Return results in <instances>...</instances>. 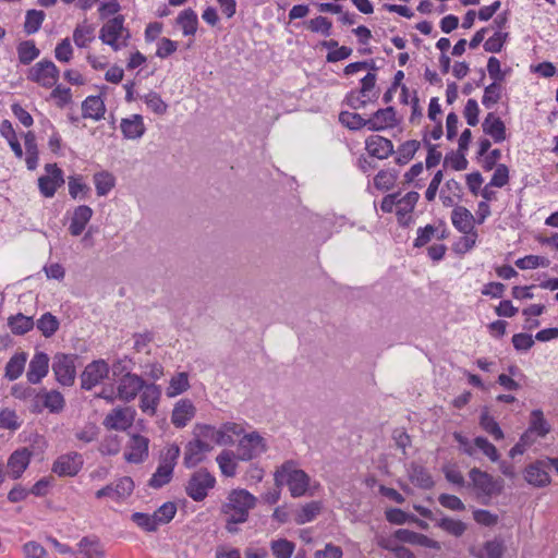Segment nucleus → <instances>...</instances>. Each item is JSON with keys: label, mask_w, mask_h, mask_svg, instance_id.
<instances>
[{"label": "nucleus", "mask_w": 558, "mask_h": 558, "mask_svg": "<svg viewBox=\"0 0 558 558\" xmlns=\"http://www.w3.org/2000/svg\"><path fill=\"white\" fill-rule=\"evenodd\" d=\"M36 326L38 330L43 333V336L49 338L57 332L60 323L54 315L47 312L43 314L41 317L37 320Z\"/></svg>", "instance_id": "c03bdc74"}, {"label": "nucleus", "mask_w": 558, "mask_h": 558, "mask_svg": "<svg viewBox=\"0 0 558 558\" xmlns=\"http://www.w3.org/2000/svg\"><path fill=\"white\" fill-rule=\"evenodd\" d=\"M266 451L264 438L253 432L246 434L239 442L238 458L242 461H250Z\"/></svg>", "instance_id": "f8f14e48"}, {"label": "nucleus", "mask_w": 558, "mask_h": 558, "mask_svg": "<svg viewBox=\"0 0 558 558\" xmlns=\"http://www.w3.org/2000/svg\"><path fill=\"white\" fill-rule=\"evenodd\" d=\"M214 449L210 442L202 439L190 440L184 447L183 465L193 469L206 460V453Z\"/></svg>", "instance_id": "9b49d317"}, {"label": "nucleus", "mask_w": 558, "mask_h": 558, "mask_svg": "<svg viewBox=\"0 0 558 558\" xmlns=\"http://www.w3.org/2000/svg\"><path fill=\"white\" fill-rule=\"evenodd\" d=\"M196 408L190 399L179 400L171 414V423L177 428H183L195 416Z\"/></svg>", "instance_id": "412c9836"}, {"label": "nucleus", "mask_w": 558, "mask_h": 558, "mask_svg": "<svg viewBox=\"0 0 558 558\" xmlns=\"http://www.w3.org/2000/svg\"><path fill=\"white\" fill-rule=\"evenodd\" d=\"M65 400L61 392L43 389L35 396L33 412H41L43 409H48L51 413H59L63 410Z\"/></svg>", "instance_id": "2eb2a0df"}, {"label": "nucleus", "mask_w": 558, "mask_h": 558, "mask_svg": "<svg viewBox=\"0 0 558 558\" xmlns=\"http://www.w3.org/2000/svg\"><path fill=\"white\" fill-rule=\"evenodd\" d=\"M93 33L92 25H77L73 32L74 44L80 48L86 47L94 39Z\"/></svg>", "instance_id": "052dcab7"}, {"label": "nucleus", "mask_w": 558, "mask_h": 558, "mask_svg": "<svg viewBox=\"0 0 558 558\" xmlns=\"http://www.w3.org/2000/svg\"><path fill=\"white\" fill-rule=\"evenodd\" d=\"M45 170L47 175L38 179V187L45 197H52L58 187L64 184L63 171L57 163H47Z\"/></svg>", "instance_id": "ddd939ff"}, {"label": "nucleus", "mask_w": 558, "mask_h": 558, "mask_svg": "<svg viewBox=\"0 0 558 558\" xmlns=\"http://www.w3.org/2000/svg\"><path fill=\"white\" fill-rule=\"evenodd\" d=\"M60 76V70L48 59H44L33 65L27 72V80L45 88L53 87Z\"/></svg>", "instance_id": "423d86ee"}, {"label": "nucleus", "mask_w": 558, "mask_h": 558, "mask_svg": "<svg viewBox=\"0 0 558 558\" xmlns=\"http://www.w3.org/2000/svg\"><path fill=\"white\" fill-rule=\"evenodd\" d=\"M131 520L145 532H156L159 527L153 514L134 512Z\"/></svg>", "instance_id": "4d7b16f0"}, {"label": "nucleus", "mask_w": 558, "mask_h": 558, "mask_svg": "<svg viewBox=\"0 0 558 558\" xmlns=\"http://www.w3.org/2000/svg\"><path fill=\"white\" fill-rule=\"evenodd\" d=\"M78 553L83 557L75 558H104L105 550L97 536H84L78 542Z\"/></svg>", "instance_id": "7c9ffc66"}, {"label": "nucleus", "mask_w": 558, "mask_h": 558, "mask_svg": "<svg viewBox=\"0 0 558 558\" xmlns=\"http://www.w3.org/2000/svg\"><path fill=\"white\" fill-rule=\"evenodd\" d=\"M529 432H533L539 437H545L550 432V425L544 417L542 410H533L531 412Z\"/></svg>", "instance_id": "ea45409f"}, {"label": "nucleus", "mask_w": 558, "mask_h": 558, "mask_svg": "<svg viewBox=\"0 0 558 558\" xmlns=\"http://www.w3.org/2000/svg\"><path fill=\"white\" fill-rule=\"evenodd\" d=\"M180 447L177 444L169 445L160 456L159 464L174 470L180 457Z\"/></svg>", "instance_id": "bf43d9fd"}, {"label": "nucleus", "mask_w": 558, "mask_h": 558, "mask_svg": "<svg viewBox=\"0 0 558 558\" xmlns=\"http://www.w3.org/2000/svg\"><path fill=\"white\" fill-rule=\"evenodd\" d=\"M177 23L181 26L183 35L193 36L197 31L198 17L193 9L187 8L180 12Z\"/></svg>", "instance_id": "2f4dec72"}, {"label": "nucleus", "mask_w": 558, "mask_h": 558, "mask_svg": "<svg viewBox=\"0 0 558 558\" xmlns=\"http://www.w3.org/2000/svg\"><path fill=\"white\" fill-rule=\"evenodd\" d=\"M323 508L322 501L313 500L305 504L296 512L294 521L296 524L302 525L307 522H312L320 512Z\"/></svg>", "instance_id": "f704fd0d"}, {"label": "nucleus", "mask_w": 558, "mask_h": 558, "mask_svg": "<svg viewBox=\"0 0 558 558\" xmlns=\"http://www.w3.org/2000/svg\"><path fill=\"white\" fill-rule=\"evenodd\" d=\"M483 132L489 135L495 143H500L506 140V125L504 121L495 116L494 112H489L482 124Z\"/></svg>", "instance_id": "cd10ccee"}, {"label": "nucleus", "mask_w": 558, "mask_h": 558, "mask_svg": "<svg viewBox=\"0 0 558 558\" xmlns=\"http://www.w3.org/2000/svg\"><path fill=\"white\" fill-rule=\"evenodd\" d=\"M149 439L140 434H133L129 440L124 459L130 463H142L148 458Z\"/></svg>", "instance_id": "f3484780"}, {"label": "nucleus", "mask_w": 558, "mask_h": 558, "mask_svg": "<svg viewBox=\"0 0 558 558\" xmlns=\"http://www.w3.org/2000/svg\"><path fill=\"white\" fill-rule=\"evenodd\" d=\"M177 513V505L172 501L162 504L154 513L158 526L169 523Z\"/></svg>", "instance_id": "5fc2aeb1"}, {"label": "nucleus", "mask_w": 558, "mask_h": 558, "mask_svg": "<svg viewBox=\"0 0 558 558\" xmlns=\"http://www.w3.org/2000/svg\"><path fill=\"white\" fill-rule=\"evenodd\" d=\"M45 16L46 14L41 10H28L25 15L24 32L27 35L37 33L41 27Z\"/></svg>", "instance_id": "79ce46f5"}, {"label": "nucleus", "mask_w": 558, "mask_h": 558, "mask_svg": "<svg viewBox=\"0 0 558 558\" xmlns=\"http://www.w3.org/2000/svg\"><path fill=\"white\" fill-rule=\"evenodd\" d=\"M256 497L246 489H232L227 501L221 505V513L231 517V523H244L248 519L250 510L256 506Z\"/></svg>", "instance_id": "f03ea898"}, {"label": "nucleus", "mask_w": 558, "mask_h": 558, "mask_svg": "<svg viewBox=\"0 0 558 558\" xmlns=\"http://www.w3.org/2000/svg\"><path fill=\"white\" fill-rule=\"evenodd\" d=\"M145 380L142 376L126 372L121 376L118 383V398L123 402L133 401L141 390L145 387Z\"/></svg>", "instance_id": "9d476101"}, {"label": "nucleus", "mask_w": 558, "mask_h": 558, "mask_svg": "<svg viewBox=\"0 0 558 558\" xmlns=\"http://www.w3.org/2000/svg\"><path fill=\"white\" fill-rule=\"evenodd\" d=\"M34 320L31 316L19 313L8 318V326L13 335H24L34 328Z\"/></svg>", "instance_id": "c9c22d12"}, {"label": "nucleus", "mask_w": 558, "mask_h": 558, "mask_svg": "<svg viewBox=\"0 0 558 558\" xmlns=\"http://www.w3.org/2000/svg\"><path fill=\"white\" fill-rule=\"evenodd\" d=\"M549 471L550 469L547 457L544 459H537L524 468V480L533 487H547L551 483Z\"/></svg>", "instance_id": "0eeeda50"}, {"label": "nucleus", "mask_w": 558, "mask_h": 558, "mask_svg": "<svg viewBox=\"0 0 558 558\" xmlns=\"http://www.w3.org/2000/svg\"><path fill=\"white\" fill-rule=\"evenodd\" d=\"M339 122L351 131L367 128V119H364L356 112L341 111L339 113Z\"/></svg>", "instance_id": "37998d69"}, {"label": "nucleus", "mask_w": 558, "mask_h": 558, "mask_svg": "<svg viewBox=\"0 0 558 558\" xmlns=\"http://www.w3.org/2000/svg\"><path fill=\"white\" fill-rule=\"evenodd\" d=\"M233 452L223 450L217 458L216 461L221 470V473L228 477H232L236 473V463L233 460Z\"/></svg>", "instance_id": "3c124183"}, {"label": "nucleus", "mask_w": 558, "mask_h": 558, "mask_svg": "<svg viewBox=\"0 0 558 558\" xmlns=\"http://www.w3.org/2000/svg\"><path fill=\"white\" fill-rule=\"evenodd\" d=\"M33 452L28 448H21L11 453L8 459V469L12 478L17 480L27 469Z\"/></svg>", "instance_id": "4be33fe9"}, {"label": "nucleus", "mask_w": 558, "mask_h": 558, "mask_svg": "<svg viewBox=\"0 0 558 558\" xmlns=\"http://www.w3.org/2000/svg\"><path fill=\"white\" fill-rule=\"evenodd\" d=\"M480 425L486 433L492 435L495 438V440L504 439L502 429L500 428L496 420L489 415L488 411H484L481 414Z\"/></svg>", "instance_id": "de8ad7c7"}, {"label": "nucleus", "mask_w": 558, "mask_h": 558, "mask_svg": "<svg viewBox=\"0 0 558 558\" xmlns=\"http://www.w3.org/2000/svg\"><path fill=\"white\" fill-rule=\"evenodd\" d=\"M495 169V172L490 179L489 185L494 187H504L509 183V168L505 163H499Z\"/></svg>", "instance_id": "774afa93"}, {"label": "nucleus", "mask_w": 558, "mask_h": 558, "mask_svg": "<svg viewBox=\"0 0 558 558\" xmlns=\"http://www.w3.org/2000/svg\"><path fill=\"white\" fill-rule=\"evenodd\" d=\"M306 27L313 33H320L325 37H329L331 35L332 23L328 17L319 15L310 20L306 23Z\"/></svg>", "instance_id": "13d9d810"}, {"label": "nucleus", "mask_w": 558, "mask_h": 558, "mask_svg": "<svg viewBox=\"0 0 558 558\" xmlns=\"http://www.w3.org/2000/svg\"><path fill=\"white\" fill-rule=\"evenodd\" d=\"M436 232H438V228L433 225H426L423 228H418L417 236L413 242V246L417 248L425 246L433 238H435Z\"/></svg>", "instance_id": "69168bd1"}, {"label": "nucleus", "mask_w": 558, "mask_h": 558, "mask_svg": "<svg viewBox=\"0 0 558 558\" xmlns=\"http://www.w3.org/2000/svg\"><path fill=\"white\" fill-rule=\"evenodd\" d=\"M469 477L471 480L470 485H472L476 497L483 505H488L494 496L500 495L504 490L502 478H495L493 475L478 468H472L469 471Z\"/></svg>", "instance_id": "7ed1b4c3"}, {"label": "nucleus", "mask_w": 558, "mask_h": 558, "mask_svg": "<svg viewBox=\"0 0 558 558\" xmlns=\"http://www.w3.org/2000/svg\"><path fill=\"white\" fill-rule=\"evenodd\" d=\"M134 411L130 408L114 409L105 418V426L110 429L125 430L132 425Z\"/></svg>", "instance_id": "5701e85b"}, {"label": "nucleus", "mask_w": 558, "mask_h": 558, "mask_svg": "<svg viewBox=\"0 0 558 558\" xmlns=\"http://www.w3.org/2000/svg\"><path fill=\"white\" fill-rule=\"evenodd\" d=\"M21 427L17 415L14 410L3 409L0 412V428L16 430Z\"/></svg>", "instance_id": "0e129e2a"}, {"label": "nucleus", "mask_w": 558, "mask_h": 558, "mask_svg": "<svg viewBox=\"0 0 558 558\" xmlns=\"http://www.w3.org/2000/svg\"><path fill=\"white\" fill-rule=\"evenodd\" d=\"M145 104L147 107L157 114H165L168 109V105L162 100L160 95L156 92H149L145 96Z\"/></svg>", "instance_id": "338daca9"}, {"label": "nucleus", "mask_w": 558, "mask_h": 558, "mask_svg": "<svg viewBox=\"0 0 558 558\" xmlns=\"http://www.w3.org/2000/svg\"><path fill=\"white\" fill-rule=\"evenodd\" d=\"M365 149L369 157L377 159H387L395 153L393 144L390 140L381 135H371L365 140Z\"/></svg>", "instance_id": "a211bd4d"}, {"label": "nucleus", "mask_w": 558, "mask_h": 558, "mask_svg": "<svg viewBox=\"0 0 558 558\" xmlns=\"http://www.w3.org/2000/svg\"><path fill=\"white\" fill-rule=\"evenodd\" d=\"M515 266L519 269H534L537 267H548L550 260L546 257L538 255H526L522 258H519L514 262Z\"/></svg>", "instance_id": "6e6d98bb"}, {"label": "nucleus", "mask_w": 558, "mask_h": 558, "mask_svg": "<svg viewBox=\"0 0 558 558\" xmlns=\"http://www.w3.org/2000/svg\"><path fill=\"white\" fill-rule=\"evenodd\" d=\"M106 113V105L100 95L88 96L82 102V117L84 119H93L99 121L104 119Z\"/></svg>", "instance_id": "bb28decb"}, {"label": "nucleus", "mask_w": 558, "mask_h": 558, "mask_svg": "<svg viewBox=\"0 0 558 558\" xmlns=\"http://www.w3.org/2000/svg\"><path fill=\"white\" fill-rule=\"evenodd\" d=\"M93 217V209L87 205L77 206L72 215L69 232L73 236H78L85 230L87 223Z\"/></svg>", "instance_id": "a878e982"}, {"label": "nucleus", "mask_w": 558, "mask_h": 558, "mask_svg": "<svg viewBox=\"0 0 558 558\" xmlns=\"http://www.w3.org/2000/svg\"><path fill=\"white\" fill-rule=\"evenodd\" d=\"M216 485V477L206 469L193 472L185 485L186 495L194 501H203Z\"/></svg>", "instance_id": "20e7f679"}, {"label": "nucleus", "mask_w": 558, "mask_h": 558, "mask_svg": "<svg viewBox=\"0 0 558 558\" xmlns=\"http://www.w3.org/2000/svg\"><path fill=\"white\" fill-rule=\"evenodd\" d=\"M83 463L82 454L72 451L57 458L52 464V472L60 477L75 476L83 468Z\"/></svg>", "instance_id": "4468645a"}, {"label": "nucleus", "mask_w": 558, "mask_h": 558, "mask_svg": "<svg viewBox=\"0 0 558 558\" xmlns=\"http://www.w3.org/2000/svg\"><path fill=\"white\" fill-rule=\"evenodd\" d=\"M124 16L119 14L108 20L99 31V39L114 51L121 49L119 39L124 33Z\"/></svg>", "instance_id": "1a4fd4ad"}, {"label": "nucleus", "mask_w": 558, "mask_h": 558, "mask_svg": "<svg viewBox=\"0 0 558 558\" xmlns=\"http://www.w3.org/2000/svg\"><path fill=\"white\" fill-rule=\"evenodd\" d=\"M116 500L130 497L134 490V482L130 476L119 478L114 484Z\"/></svg>", "instance_id": "e2e57ef3"}, {"label": "nucleus", "mask_w": 558, "mask_h": 558, "mask_svg": "<svg viewBox=\"0 0 558 558\" xmlns=\"http://www.w3.org/2000/svg\"><path fill=\"white\" fill-rule=\"evenodd\" d=\"M16 50H17L19 61L24 65L31 64L40 54V50L36 47V44L34 40L21 41L17 45Z\"/></svg>", "instance_id": "e433bc0d"}, {"label": "nucleus", "mask_w": 558, "mask_h": 558, "mask_svg": "<svg viewBox=\"0 0 558 558\" xmlns=\"http://www.w3.org/2000/svg\"><path fill=\"white\" fill-rule=\"evenodd\" d=\"M190 388L187 373L181 372L173 376L167 388V396L172 398L185 392Z\"/></svg>", "instance_id": "49530a36"}, {"label": "nucleus", "mask_w": 558, "mask_h": 558, "mask_svg": "<svg viewBox=\"0 0 558 558\" xmlns=\"http://www.w3.org/2000/svg\"><path fill=\"white\" fill-rule=\"evenodd\" d=\"M487 72L493 82L501 84L506 80L510 69L501 70L500 61L496 57H489L487 61Z\"/></svg>", "instance_id": "680f3d73"}, {"label": "nucleus", "mask_w": 558, "mask_h": 558, "mask_svg": "<svg viewBox=\"0 0 558 558\" xmlns=\"http://www.w3.org/2000/svg\"><path fill=\"white\" fill-rule=\"evenodd\" d=\"M140 408L144 413L155 415L157 405L160 400L161 389L156 384H145L141 390Z\"/></svg>", "instance_id": "393cba45"}, {"label": "nucleus", "mask_w": 558, "mask_h": 558, "mask_svg": "<svg viewBox=\"0 0 558 558\" xmlns=\"http://www.w3.org/2000/svg\"><path fill=\"white\" fill-rule=\"evenodd\" d=\"M173 477V471L162 466L158 465L155 473L151 475L150 480L148 481V486L154 489H159L170 483V481Z\"/></svg>", "instance_id": "09e8293b"}, {"label": "nucleus", "mask_w": 558, "mask_h": 558, "mask_svg": "<svg viewBox=\"0 0 558 558\" xmlns=\"http://www.w3.org/2000/svg\"><path fill=\"white\" fill-rule=\"evenodd\" d=\"M295 545L287 538H279L270 543V549L276 558H291Z\"/></svg>", "instance_id": "8fccbe9b"}, {"label": "nucleus", "mask_w": 558, "mask_h": 558, "mask_svg": "<svg viewBox=\"0 0 558 558\" xmlns=\"http://www.w3.org/2000/svg\"><path fill=\"white\" fill-rule=\"evenodd\" d=\"M307 473L296 466V462L288 460L275 472V484L277 487L287 485L292 497L298 498L306 494L310 485Z\"/></svg>", "instance_id": "f257e3e1"}, {"label": "nucleus", "mask_w": 558, "mask_h": 558, "mask_svg": "<svg viewBox=\"0 0 558 558\" xmlns=\"http://www.w3.org/2000/svg\"><path fill=\"white\" fill-rule=\"evenodd\" d=\"M120 129L123 136L129 140L140 138L146 131L141 114H133L131 118L122 119Z\"/></svg>", "instance_id": "c756f323"}, {"label": "nucleus", "mask_w": 558, "mask_h": 558, "mask_svg": "<svg viewBox=\"0 0 558 558\" xmlns=\"http://www.w3.org/2000/svg\"><path fill=\"white\" fill-rule=\"evenodd\" d=\"M410 481L422 489H430L434 487V481L428 471L420 465L412 463L410 470Z\"/></svg>", "instance_id": "473e14b6"}, {"label": "nucleus", "mask_w": 558, "mask_h": 558, "mask_svg": "<svg viewBox=\"0 0 558 558\" xmlns=\"http://www.w3.org/2000/svg\"><path fill=\"white\" fill-rule=\"evenodd\" d=\"M451 221L459 232L464 234L473 233L474 236L477 235L476 231H474L475 218L468 208L456 206L451 213Z\"/></svg>", "instance_id": "b1692460"}, {"label": "nucleus", "mask_w": 558, "mask_h": 558, "mask_svg": "<svg viewBox=\"0 0 558 558\" xmlns=\"http://www.w3.org/2000/svg\"><path fill=\"white\" fill-rule=\"evenodd\" d=\"M418 198L420 194L415 191H411L398 201L396 215L398 223L401 227L408 228L412 223L413 218L410 216V214L413 211Z\"/></svg>", "instance_id": "6ab92c4d"}, {"label": "nucleus", "mask_w": 558, "mask_h": 558, "mask_svg": "<svg viewBox=\"0 0 558 558\" xmlns=\"http://www.w3.org/2000/svg\"><path fill=\"white\" fill-rule=\"evenodd\" d=\"M501 90L502 86L497 82H493L488 86H486L484 89V95L482 97L483 106L489 109L494 107L496 104H498L499 100L501 99Z\"/></svg>", "instance_id": "603ef678"}, {"label": "nucleus", "mask_w": 558, "mask_h": 558, "mask_svg": "<svg viewBox=\"0 0 558 558\" xmlns=\"http://www.w3.org/2000/svg\"><path fill=\"white\" fill-rule=\"evenodd\" d=\"M76 354L57 353L53 356L52 372L56 380L62 386H72L76 377Z\"/></svg>", "instance_id": "39448f33"}, {"label": "nucleus", "mask_w": 558, "mask_h": 558, "mask_svg": "<svg viewBox=\"0 0 558 558\" xmlns=\"http://www.w3.org/2000/svg\"><path fill=\"white\" fill-rule=\"evenodd\" d=\"M93 179L98 196H106L116 185V178L109 171L96 172Z\"/></svg>", "instance_id": "4c0bfd02"}, {"label": "nucleus", "mask_w": 558, "mask_h": 558, "mask_svg": "<svg viewBox=\"0 0 558 558\" xmlns=\"http://www.w3.org/2000/svg\"><path fill=\"white\" fill-rule=\"evenodd\" d=\"M436 526L440 527L441 530H444L445 532L454 537L462 536L468 529L466 524L461 520H456L449 517H444L437 520Z\"/></svg>", "instance_id": "a19ab883"}, {"label": "nucleus", "mask_w": 558, "mask_h": 558, "mask_svg": "<svg viewBox=\"0 0 558 558\" xmlns=\"http://www.w3.org/2000/svg\"><path fill=\"white\" fill-rule=\"evenodd\" d=\"M49 356L45 352H36L29 362L26 377L28 383L38 384L48 374Z\"/></svg>", "instance_id": "aec40b11"}, {"label": "nucleus", "mask_w": 558, "mask_h": 558, "mask_svg": "<svg viewBox=\"0 0 558 558\" xmlns=\"http://www.w3.org/2000/svg\"><path fill=\"white\" fill-rule=\"evenodd\" d=\"M398 124L399 120L397 119V112L392 106L378 109L369 119H367V129L374 132L392 129Z\"/></svg>", "instance_id": "dca6fc26"}, {"label": "nucleus", "mask_w": 558, "mask_h": 558, "mask_svg": "<svg viewBox=\"0 0 558 558\" xmlns=\"http://www.w3.org/2000/svg\"><path fill=\"white\" fill-rule=\"evenodd\" d=\"M27 360V355L24 352L15 353L7 363L5 365V373L4 376L9 380H15L17 379L25 368V363Z\"/></svg>", "instance_id": "72a5a7b5"}, {"label": "nucleus", "mask_w": 558, "mask_h": 558, "mask_svg": "<svg viewBox=\"0 0 558 558\" xmlns=\"http://www.w3.org/2000/svg\"><path fill=\"white\" fill-rule=\"evenodd\" d=\"M110 372L109 364L102 360H94L88 363L81 374V388L83 390H92L108 377Z\"/></svg>", "instance_id": "6e6552de"}, {"label": "nucleus", "mask_w": 558, "mask_h": 558, "mask_svg": "<svg viewBox=\"0 0 558 558\" xmlns=\"http://www.w3.org/2000/svg\"><path fill=\"white\" fill-rule=\"evenodd\" d=\"M421 143L416 140H409L402 143L397 150L396 163L403 166L408 163L418 150Z\"/></svg>", "instance_id": "58836bf2"}, {"label": "nucleus", "mask_w": 558, "mask_h": 558, "mask_svg": "<svg viewBox=\"0 0 558 558\" xmlns=\"http://www.w3.org/2000/svg\"><path fill=\"white\" fill-rule=\"evenodd\" d=\"M69 194L72 198H85L90 191V187L83 182L82 175H74L69 178Z\"/></svg>", "instance_id": "864d4df0"}, {"label": "nucleus", "mask_w": 558, "mask_h": 558, "mask_svg": "<svg viewBox=\"0 0 558 558\" xmlns=\"http://www.w3.org/2000/svg\"><path fill=\"white\" fill-rule=\"evenodd\" d=\"M399 172L396 169L380 170L374 178V185L377 190L389 191L393 187Z\"/></svg>", "instance_id": "a18cd8bd"}, {"label": "nucleus", "mask_w": 558, "mask_h": 558, "mask_svg": "<svg viewBox=\"0 0 558 558\" xmlns=\"http://www.w3.org/2000/svg\"><path fill=\"white\" fill-rule=\"evenodd\" d=\"M195 439H202L204 441H211L217 445H230V440L223 438V433L220 428H216L209 424H196L193 430Z\"/></svg>", "instance_id": "c85d7f7f"}]
</instances>
